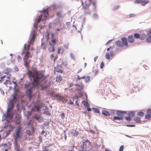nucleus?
Wrapping results in <instances>:
<instances>
[{"mask_svg": "<svg viewBox=\"0 0 151 151\" xmlns=\"http://www.w3.org/2000/svg\"><path fill=\"white\" fill-rule=\"evenodd\" d=\"M49 122H44L43 125L45 126H47L49 124Z\"/></svg>", "mask_w": 151, "mask_h": 151, "instance_id": "680f3d73", "label": "nucleus"}, {"mask_svg": "<svg viewBox=\"0 0 151 151\" xmlns=\"http://www.w3.org/2000/svg\"><path fill=\"white\" fill-rule=\"evenodd\" d=\"M83 91H81L78 92V96L79 98H81L83 94Z\"/></svg>", "mask_w": 151, "mask_h": 151, "instance_id": "473e14b6", "label": "nucleus"}, {"mask_svg": "<svg viewBox=\"0 0 151 151\" xmlns=\"http://www.w3.org/2000/svg\"><path fill=\"white\" fill-rule=\"evenodd\" d=\"M13 103L12 101H10L8 105V107L7 109H9V110L12 111L14 107Z\"/></svg>", "mask_w": 151, "mask_h": 151, "instance_id": "ddd939ff", "label": "nucleus"}, {"mask_svg": "<svg viewBox=\"0 0 151 151\" xmlns=\"http://www.w3.org/2000/svg\"><path fill=\"white\" fill-rule=\"evenodd\" d=\"M38 85H37L34 82L31 83L30 82H27L25 85V88H26L29 89L30 87L32 86V88H35Z\"/></svg>", "mask_w": 151, "mask_h": 151, "instance_id": "39448f33", "label": "nucleus"}, {"mask_svg": "<svg viewBox=\"0 0 151 151\" xmlns=\"http://www.w3.org/2000/svg\"><path fill=\"white\" fill-rule=\"evenodd\" d=\"M134 113L133 111H131V112L127 114L128 116H126L125 117V119L127 121H130L131 120V117H132L134 116Z\"/></svg>", "mask_w": 151, "mask_h": 151, "instance_id": "9b49d317", "label": "nucleus"}, {"mask_svg": "<svg viewBox=\"0 0 151 151\" xmlns=\"http://www.w3.org/2000/svg\"><path fill=\"white\" fill-rule=\"evenodd\" d=\"M115 45L118 47H123V45L122 44V42L120 41H118L116 42Z\"/></svg>", "mask_w": 151, "mask_h": 151, "instance_id": "5701e85b", "label": "nucleus"}, {"mask_svg": "<svg viewBox=\"0 0 151 151\" xmlns=\"http://www.w3.org/2000/svg\"><path fill=\"white\" fill-rule=\"evenodd\" d=\"M63 48L62 47H60L58 49V53H60V51L61 50H63Z\"/></svg>", "mask_w": 151, "mask_h": 151, "instance_id": "3c124183", "label": "nucleus"}, {"mask_svg": "<svg viewBox=\"0 0 151 151\" xmlns=\"http://www.w3.org/2000/svg\"><path fill=\"white\" fill-rule=\"evenodd\" d=\"M76 90L79 91H82L84 88V86L82 82L76 84Z\"/></svg>", "mask_w": 151, "mask_h": 151, "instance_id": "1a4fd4ad", "label": "nucleus"}, {"mask_svg": "<svg viewBox=\"0 0 151 151\" xmlns=\"http://www.w3.org/2000/svg\"><path fill=\"white\" fill-rule=\"evenodd\" d=\"M151 117V115L150 114H147L145 116V119H148Z\"/></svg>", "mask_w": 151, "mask_h": 151, "instance_id": "de8ad7c7", "label": "nucleus"}, {"mask_svg": "<svg viewBox=\"0 0 151 151\" xmlns=\"http://www.w3.org/2000/svg\"><path fill=\"white\" fill-rule=\"evenodd\" d=\"M106 59H109L110 58V54L109 53H107L106 55Z\"/></svg>", "mask_w": 151, "mask_h": 151, "instance_id": "49530a36", "label": "nucleus"}, {"mask_svg": "<svg viewBox=\"0 0 151 151\" xmlns=\"http://www.w3.org/2000/svg\"><path fill=\"white\" fill-rule=\"evenodd\" d=\"M93 19H98L99 18V16L96 13L94 14L93 15Z\"/></svg>", "mask_w": 151, "mask_h": 151, "instance_id": "f704fd0d", "label": "nucleus"}, {"mask_svg": "<svg viewBox=\"0 0 151 151\" xmlns=\"http://www.w3.org/2000/svg\"><path fill=\"white\" fill-rule=\"evenodd\" d=\"M110 55L111 57L114 56V52L113 50H111L110 51Z\"/></svg>", "mask_w": 151, "mask_h": 151, "instance_id": "4d7b16f0", "label": "nucleus"}, {"mask_svg": "<svg viewBox=\"0 0 151 151\" xmlns=\"http://www.w3.org/2000/svg\"><path fill=\"white\" fill-rule=\"evenodd\" d=\"M146 112L147 114H150L151 115V109H147Z\"/></svg>", "mask_w": 151, "mask_h": 151, "instance_id": "603ef678", "label": "nucleus"}, {"mask_svg": "<svg viewBox=\"0 0 151 151\" xmlns=\"http://www.w3.org/2000/svg\"><path fill=\"white\" fill-rule=\"evenodd\" d=\"M116 114L120 117H121L123 119L124 118H125V117L123 115L124 114L126 115L127 114V112L125 111H121L120 110H117L116 111Z\"/></svg>", "mask_w": 151, "mask_h": 151, "instance_id": "423d86ee", "label": "nucleus"}, {"mask_svg": "<svg viewBox=\"0 0 151 151\" xmlns=\"http://www.w3.org/2000/svg\"><path fill=\"white\" fill-rule=\"evenodd\" d=\"M104 63L103 62H102L101 63V64H100V68H101V69L102 68L104 67Z\"/></svg>", "mask_w": 151, "mask_h": 151, "instance_id": "69168bd1", "label": "nucleus"}, {"mask_svg": "<svg viewBox=\"0 0 151 151\" xmlns=\"http://www.w3.org/2000/svg\"><path fill=\"white\" fill-rule=\"evenodd\" d=\"M23 60L24 61V66L26 67L27 68L29 67V64L31 62L30 60H28V59L26 58V57H24L23 58Z\"/></svg>", "mask_w": 151, "mask_h": 151, "instance_id": "9d476101", "label": "nucleus"}, {"mask_svg": "<svg viewBox=\"0 0 151 151\" xmlns=\"http://www.w3.org/2000/svg\"><path fill=\"white\" fill-rule=\"evenodd\" d=\"M27 73L30 78H33V81L37 85H39L42 81H44V83H45V77L43 74H40L35 75L32 71H28Z\"/></svg>", "mask_w": 151, "mask_h": 151, "instance_id": "f257e3e1", "label": "nucleus"}, {"mask_svg": "<svg viewBox=\"0 0 151 151\" xmlns=\"http://www.w3.org/2000/svg\"><path fill=\"white\" fill-rule=\"evenodd\" d=\"M62 65L64 66H66L67 65V62L66 61L63 62L62 63Z\"/></svg>", "mask_w": 151, "mask_h": 151, "instance_id": "6e6d98bb", "label": "nucleus"}, {"mask_svg": "<svg viewBox=\"0 0 151 151\" xmlns=\"http://www.w3.org/2000/svg\"><path fill=\"white\" fill-rule=\"evenodd\" d=\"M124 148V147L123 145H122L120 147L119 150V151H123V149Z\"/></svg>", "mask_w": 151, "mask_h": 151, "instance_id": "e2e57ef3", "label": "nucleus"}, {"mask_svg": "<svg viewBox=\"0 0 151 151\" xmlns=\"http://www.w3.org/2000/svg\"><path fill=\"white\" fill-rule=\"evenodd\" d=\"M79 132L76 130H73L71 132L72 135L74 136H77L79 134Z\"/></svg>", "mask_w": 151, "mask_h": 151, "instance_id": "412c9836", "label": "nucleus"}, {"mask_svg": "<svg viewBox=\"0 0 151 151\" xmlns=\"http://www.w3.org/2000/svg\"><path fill=\"white\" fill-rule=\"evenodd\" d=\"M85 151H94V150L91 148H86Z\"/></svg>", "mask_w": 151, "mask_h": 151, "instance_id": "8fccbe9b", "label": "nucleus"}, {"mask_svg": "<svg viewBox=\"0 0 151 151\" xmlns=\"http://www.w3.org/2000/svg\"><path fill=\"white\" fill-rule=\"evenodd\" d=\"M137 115L139 116L143 117L144 115V114L142 111H139L137 113Z\"/></svg>", "mask_w": 151, "mask_h": 151, "instance_id": "72a5a7b5", "label": "nucleus"}, {"mask_svg": "<svg viewBox=\"0 0 151 151\" xmlns=\"http://www.w3.org/2000/svg\"><path fill=\"white\" fill-rule=\"evenodd\" d=\"M49 34H48L46 36H43V37L41 40L42 42H43L44 43H47L49 39Z\"/></svg>", "mask_w": 151, "mask_h": 151, "instance_id": "f8f14e48", "label": "nucleus"}, {"mask_svg": "<svg viewBox=\"0 0 151 151\" xmlns=\"http://www.w3.org/2000/svg\"><path fill=\"white\" fill-rule=\"evenodd\" d=\"M40 12L41 13L43 12L45 14H46L47 15L48 14V10L47 9L40 11Z\"/></svg>", "mask_w": 151, "mask_h": 151, "instance_id": "58836bf2", "label": "nucleus"}, {"mask_svg": "<svg viewBox=\"0 0 151 151\" xmlns=\"http://www.w3.org/2000/svg\"><path fill=\"white\" fill-rule=\"evenodd\" d=\"M13 96L12 99H11L10 101H12L13 103L16 102L18 100V96Z\"/></svg>", "mask_w": 151, "mask_h": 151, "instance_id": "393cba45", "label": "nucleus"}, {"mask_svg": "<svg viewBox=\"0 0 151 151\" xmlns=\"http://www.w3.org/2000/svg\"><path fill=\"white\" fill-rule=\"evenodd\" d=\"M134 37L136 39L139 38L140 37V35L137 33H134Z\"/></svg>", "mask_w": 151, "mask_h": 151, "instance_id": "ea45409f", "label": "nucleus"}, {"mask_svg": "<svg viewBox=\"0 0 151 151\" xmlns=\"http://www.w3.org/2000/svg\"><path fill=\"white\" fill-rule=\"evenodd\" d=\"M146 37V35L145 34H142L140 35L139 39L141 40H143L145 39Z\"/></svg>", "mask_w": 151, "mask_h": 151, "instance_id": "a878e982", "label": "nucleus"}, {"mask_svg": "<svg viewBox=\"0 0 151 151\" xmlns=\"http://www.w3.org/2000/svg\"><path fill=\"white\" fill-rule=\"evenodd\" d=\"M149 2L148 0H142V5H144L145 4H147Z\"/></svg>", "mask_w": 151, "mask_h": 151, "instance_id": "79ce46f5", "label": "nucleus"}, {"mask_svg": "<svg viewBox=\"0 0 151 151\" xmlns=\"http://www.w3.org/2000/svg\"><path fill=\"white\" fill-rule=\"evenodd\" d=\"M113 119L114 120H122V117H120L118 116H114L113 117Z\"/></svg>", "mask_w": 151, "mask_h": 151, "instance_id": "2f4dec72", "label": "nucleus"}, {"mask_svg": "<svg viewBox=\"0 0 151 151\" xmlns=\"http://www.w3.org/2000/svg\"><path fill=\"white\" fill-rule=\"evenodd\" d=\"M40 116H34V118L38 121H39V119H40Z\"/></svg>", "mask_w": 151, "mask_h": 151, "instance_id": "052dcab7", "label": "nucleus"}, {"mask_svg": "<svg viewBox=\"0 0 151 151\" xmlns=\"http://www.w3.org/2000/svg\"><path fill=\"white\" fill-rule=\"evenodd\" d=\"M43 114H46L48 115H51V113L49 112L48 110L47 111H44L43 112Z\"/></svg>", "mask_w": 151, "mask_h": 151, "instance_id": "a18cd8bd", "label": "nucleus"}, {"mask_svg": "<svg viewBox=\"0 0 151 151\" xmlns=\"http://www.w3.org/2000/svg\"><path fill=\"white\" fill-rule=\"evenodd\" d=\"M35 108L36 109V111L40 112V109L39 106H35Z\"/></svg>", "mask_w": 151, "mask_h": 151, "instance_id": "c03bdc74", "label": "nucleus"}, {"mask_svg": "<svg viewBox=\"0 0 151 151\" xmlns=\"http://www.w3.org/2000/svg\"><path fill=\"white\" fill-rule=\"evenodd\" d=\"M44 121V120L43 118L42 117H41V116L40 117V119L38 121L39 122H43Z\"/></svg>", "mask_w": 151, "mask_h": 151, "instance_id": "bf43d9fd", "label": "nucleus"}, {"mask_svg": "<svg viewBox=\"0 0 151 151\" xmlns=\"http://www.w3.org/2000/svg\"><path fill=\"white\" fill-rule=\"evenodd\" d=\"M62 11H58L56 13V15L58 17H59L63 18L65 16V14H62Z\"/></svg>", "mask_w": 151, "mask_h": 151, "instance_id": "dca6fc26", "label": "nucleus"}, {"mask_svg": "<svg viewBox=\"0 0 151 151\" xmlns=\"http://www.w3.org/2000/svg\"><path fill=\"white\" fill-rule=\"evenodd\" d=\"M21 127L20 126H18L16 129V130L15 132L16 134V137L15 138V140L16 141L18 139H19L20 137V133L21 132Z\"/></svg>", "mask_w": 151, "mask_h": 151, "instance_id": "20e7f679", "label": "nucleus"}, {"mask_svg": "<svg viewBox=\"0 0 151 151\" xmlns=\"http://www.w3.org/2000/svg\"><path fill=\"white\" fill-rule=\"evenodd\" d=\"M134 120L137 123L141 122L140 118L139 117H135L134 118Z\"/></svg>", "mask_w": 151, "mask_h": 151, "instance_id": "bb28decb", "label": "nucleus"}, {"mask_svg": "<svg viewBox=\"0 0 151 151\" xmlns=\"http://www.w3.org/2000/svg\"><path fill=\"white\" fill-rule=\"evenodd\" d=\"M49 44L50 45H52V46H55L56 44L55 40V39H53L52 40L51 42L49 41Z\"/></svg>", "mask_w": 151, "mask_h": 151, "instance_id": "cd10ccee", "label": "nucleus"}, {"mask_svg": "<svg viewBox=\"0 0 151 151\" xmlns=\"http://www.w3.org/2000/svg\"><path fill=\"white\" fill-rule=\"evenodd\" d=\"M70 56L71 58L73 60H75V55L72 52L70 53Z\"/></svg>", "mask_w": 151, "mask_h": 151, "instance_id": "864d4df0", "label": "nucleus"}, {"mask_svg": "<svg viewBox=\"0 0 151 151\" xmlns=\"http://www.w3.org/2000/svg\"><path fill=\"white\" fill-rule=\"evenodd\" d=\"M12 131V130L11 129H9L6 132V136L4 137V138H5L7 136L9 135L10 133V132Z\"/></svg>", "mask_w": 151, "mask_h": 151, "instance_id": "37998d69", "label": "nucleus"}, {"mask_svg": "<svg viewBox=\"0 0 151 151\" xmlns=\"http://www.w3.org/2000/svg\"><path fill=\"white\" fill-rule=\"evenodd\" d=\"M62 77L60 75H58L56 78V81L57 82L60 83L62 79Z\"/></svg>", "mask_w": 151, "mask_h": 151, "instance_id": "aec40b11", "label": "nucleus"}, {"mask_svg": "<svg viewBox=\"0 0 151 151\" xmlns=\"http://www.w3.org/2000/svg\"><path fill=\"white\" fill-rule=\"evenodd\" d=\"M26 133L27 134L29 135H32L31 132L30 130H27L26 131Z\"/></svg>", "mask_w": 151, "mask_h": 151, "instance_id": "774afa93", "label": "nucleus"}, {"mask_svg": "<svg viewBox=\"0 0 151 151\" xmlns=\"http://www.w3.org/2000/svg\"><path fill=\"white\" fill-rule=\"evenodd\" d=\"M134 38L133 35H130L128 37L127 40L130 43H132L134 42Z\"/></svg>", "mask_w": 151, "mask_h": 151, "instance_id": "4468645a", "label": "nucleus"}, {"mask_svg": "<svg viewBox=\"0 0 151 151\" xmlns=\"http://www.w3.org/2000/svg\"><path fill=\"white\" fill-rule=\"evenodd\" d=\"M32 56V55H31L30 53L28 51H27L26 52L25 56L24 57H26V58L28 59V57L31 58Z\"/></svg>", "mask_w": 151, "mask_h": 151, "instance_id": "4be33fe9", "label": "nucleus"}, {"mask_svg": "<svg viewBox=\"0 0 151 151\" xmlns=\"http://www.w3.org/2000/svg\"><path fill=\"white\" fill-rule=\"evenodd\" d=\"M122 43L123 46L124 45L127 46L128 45L127 40L126 38L123 37L122 38Z\"/></svg>", "mask_w": 151, "mask_h": 151, "instance_id": "2eb2a0df", "label": "nucleus"}, {"mask_svg": "<svg viewBox=\"0 0 151 151\" xmlns=\"http://www.w3.org/2000/svg\"><path fill=\"white\" fill-rule=\"evenodd\" d=\"M84 13L85 14H89L90 13V11L89 9H85Z\"/></svg>", "mask_w": 151, "mask_h": 151, "instance_id": "a19ab883", "label": "nucleus"}, {"mask_svg": "<svg viewBox=\"0 0 151 151\" xmlns=\"http://www.w3.org/2000/svg\"><path fill=\"white\" fill-rule=\"evenodd\" d=\"M35 30H33L32 31V33L30 34V37H29V40L28 41V44L27 45V47L28 49L30 46V45L32 44L35 40Z\"/></svg>", "mask_w": 151, "mask_h": 151, "instance_id": "7ed1b4c3", "label": "nucleus"}, {"mask_svg": "<svg viewBox=\"0 0 151 151\" xmlns=\"http://www.w3.org/2000/svg\"><path fill=\"white\" fill-rule=\"evenodd\" d=\"M82 104L85 106L86 104L88 102L85 100L83 101L82 102Z\"/></svg>", "mask_w": 151, "mask_h": 151, "instance_id": "338daca9", "label": "nucleus"}, {"mask_svg": "<svg viewBox=\"0 0 151 151\" xmlns=\"http://www.w3.org/2000/svg\"><path fill=\"white\" fill-rule=\"evenodd\" d=\"M61 117L62 119H63L65 117V114L64 113H62L61 114Z\"/></svg>", "mask_w": 151, "mask_h": 151, "instance_id": "0e129e2a", "label": "nucleus"}, {"mask_svg": "<svg viewBox=\"0 0 151 151\" xmlns=\"http://www.w3.org/2000/svg\"><path fill=\"white\" fill-rule=\"evenodd\" d=\"M143 0H136L135 1V2L136 3H141Z\"/></svg>", "mask_w": 151, "mask_h": 151, "instance_id": "5fc2aeb1", "label": "nucleus"}, {"mask_svg": "<svg viewBox=\"0 0 151 151\" xmlns=\"http://www.w3.org/2000/svg\"><path fill=\"white\" fill-rule=\"evenodd\" d=\"M14 143V148L15 150V151H21L19 149V146L18 145L17 142L15 141Z\"/></svg>", "mask_w": 151, "mask_h": 151, "instance_id": "f3484780", "label": "nucleus"}, {"mask_svg": "<svg viewBox=\"0 0 151 151\" xmlns=\"http://www.w3.org/2000/svg\"><path fill=\"white\" fill-rule=\"evenodd\" d=\"M42 16H43V15H42V14L40 15V16H39V17L37 20V22L38 23H39L40 22V21H41V19H42Z\"/></svg>", "mask_w": 151, "mask_h": 151, "instance_id": "4c0bfd02", "label": "nucleus"}, {"mask_svg": "<svg viewBox=\"0 0 151 151\" xmlns=\"http://www.w3.org/2000/svg\"><path fill=\"white\" fill-rule=\"evenodd\" d=\"M69 43H67L66 45L64 44L63 45L64 47L66 49H68V46L69 45Z\"/></svg>", "mask_w": 151, "mask_h": 151, "instance_id": "13d9d810", "label": "nucleus"}, {"mask_svg": "<svg viewBox=\"0 0 151 151\" xmlns=\"http://www.w3.org/2000/svg\"><path fill=\"white\" fill-rule=\"evenodd\" d=\"M63 70V68L61 65H58L54 67V71L55 70L57 72L62 73Z\"/></svg>", "mask_w": 151, "mask_h": 151, "instance_id": "0eeeda50", "label": "nucleus"}, {"mask_svg": "<svg viewBox=\"0 0 151 151\" xmlns=\"http://www.w3.org/2000/svg\"><path fill=\"white\" fill-rule=\"evenodd\" d=\"M58 7V6L55 4L52 5V8L53 9H56Z\"/></svg>", "mask_w": 151, "mask_h": 151, "instance_id": "09e8293b", "label": "nucleus"}, {"mask_svg": "<svg viewBox=\"0 0 151 151\" xmlns=\"http://www.w3.org/2000/svg\"><path fill=\"white\" fill-rule=\"evenodd\" d=\"M32 87H30V88L27 89V96L28 98H29L31 100L32 97Z\"/></svg>", "mask_w": 151, "mask_h": 151, "instance_id": "6e6552de", "label": "nucleus"}, {"mask_svg": "<svg viewBox=\"0 0 151 151\" xmlns=\"http://www.w3.org/2000/svg\"><path fill=\"white\" fill-rule=\"evenodd\" d=\"M54 97H56L57 98V99L58 101H63L62 97L60 96L59 94H58L55 95L54 96Z\"/></svg>", "mask_w": 151, "mask_h": 151, "instance_id": "6ab92c4d", "label": "nucleus"}, {"mask_svg": "<svg viewBox=\"0 0 151 151\" xmlns=\"http://www.w3.org/2000/svg\"><path fill=\"white\" fill-rule=\"evenodd\" d=\"M146 41L148 43H151V34L147 37Z\"/></svg>", "mask_w": 151, "mask_h": 151, "instance_id": "c85d7f7f", "label": "nucleus"}, {"mask_svg": "<svg viewBox=\"0 0 151 151\" xmlns=\"http://www.w3.org/2000/svg\"><path fill=\"white\" fill-rule=\"evenodd\" d=\"M90 6L89 4H87L86 3L84 6H83V7L84 8V9H89V8Z\"/></svg>", "mask_w": 151, "mask_h": 151, "instance_id": "c756f323", "label": "nucleus"}, {"mask_svg": "<svg viewBox=\"0 0 151 151\" xmlns=\"http://www.w3.org/2000/svg\"><path fill=\"white\" fill-rule=\"evenodd\" d=\"M6 114L3 115L2 118V121L6 120V122L4 124V128L8 127L9 122L12 121L14 115V112L12 111L9 110V109H7Z\"/></svg>", "mask_w": 151, "mask_h": 151, "instance_id": "f03ea898", "label": "nucleus"}, {"mask_svg": "<svg viewBox=\"0 0 151 151\" xmlns=\"http://www.w3.org/2000/svg\"><path fill=\"white\" fill-rule=\"evenodd\" d=\"M47 44V43H44L43 42H42L41 45V47L42 48L44 49H45Z\"/></svg>", "mask_w": 151, "mask_h": 151, "instance_id": "7c9ffc66", "label": "nucleus"}, {"mask_svg": "<svg viewBox=\"0 0 151 151\" xmlns=\"http://www.w3.org/2000/svg\"><path fill=\"white\" fill-rule=\"evenodd\" d=\"M102 113L103 115L106 116H109L110 115V113L109 111L105 110L102 111Z\"/></svg>", "mask_w": 151, "mask_h": 151, "instance_id": "a211bd4d", "label": "nucleus"}, {"mask_svg": "<svg viewBox=\"0 0 151 151\" xmlns=\"http://www.w3.org/2000/svg\"><path fill=\"white\" fill-rule=\"evenodd\" d=\"M50 46L48 48L49 51L50 52H54L55 51V46H52V45H50Z\"/></svg>", "mask_w": 151, "mask_h": 151, "instance_id": "b1692460", "label": "nucleus"}, {"mask_svg": "<svg viewBox=\"0 0 151 151\" xmlns=\"http://www.w3.org/2000/svg\"><path fill=\"white\" fill-rule=\"evenodd\" d=\"M90 77L89 76H87L85 77V81L86 83H88L89 81Z\"/></svg>", "mask_w": 151, "mask_h": 151, "instance_id": "c9c22d12", "label": "nucleus"}, {"mask_svg": "<svg viewBox=\"0 0 151 151\" xmlns=\"http://www.w3.org/2000/svg\"><path fill=\"white\" fill-rule=\"evenodd\" d=\"M92 109L95 112L98 113H99L100 114L99 110L97 108L93 107L92 108Z\"/></svg>", "mask_w": 151, "mask_h": 151, "instance_id": "e433bc0d", "label": "nucleus"}]
</instances>
